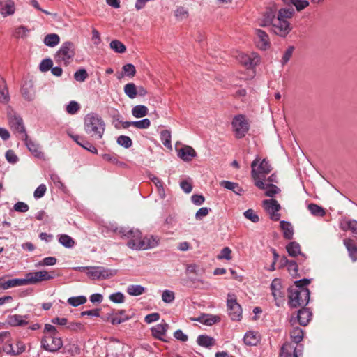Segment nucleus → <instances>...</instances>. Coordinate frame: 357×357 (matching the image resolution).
<instances>
[{"instance_id": "f257e3e1", "label": "nucleus", "mask_w": 357, "mask_h": 357, "mask_svg": "<svg viewBox=\"0 0 357 357\" xmlns=\"http://www.w3.org/2000/svg\"><path fill=\"white\" fill-rule=\"evenodd\" d=\"M310 280L304 278L294 282V286L288 288V304L292 308L305 306L310 301V291L307 286Z\"/></svg>"}, {"instance_id": "f03ea898", "label": "nucleus", "mask_w": 357, "mask_h": 357, "mask_svg": "<svg viewBox=\"0 0 357 357\" xmlns=\"http://www.w3.org/2000/svg\"><path fill=\"white\" fill-rule=\"evenodd\" d=\"M43 333L44 335L41 339V347L45 351L55 352L62 347L63 341L54 326L49 324H45Z\"/></svg>"}, {"instance_id": "7ed1b4c3", "label": "nucleus", "mask_w": 357, "mask_h": 357, "mask_svg": "<svg viewBox=\"0 0 357 357\" xmlns=\"http://www.w3.org/2000/svg\"><path fill=\"white\" fill-rule=\"evenodd\" d=\"M84 130L91 137L100 139L103 136L105 124L98 114L94 113L89 114L84 119Z\"/></svg>"}, {"instance_id": "20e7f679", "label": "nucleus", "mask_w": 357, "mask_h": 357, "mask_svg": "<svg viewBox=\"0 0 357 357\" xmlns=\"http://www.w3.org/2000/svg\"><path fill=\"white\" fill-rule=\"evenodd\" d=\"M75 55V45L73 43L66 41L63 43L59 50L54 55L55 61L60 64L67 66Z\"/></svg>"}, {"instance_id": "39448f33", "label": "nucleus", "mask_w": 357, "mask_h": 357, "mask_svg": "<svg viewBox=\"0 0 357 357\" xmlns=\"http://www.w3.org/2000/svg\"><path fill=\"white\" fill-rule=\"evenodd\" d=\"M115 231L122 234L124 236H126L130 240L127 243V245L132 249V250H142V248H139L142 245V243L144 242L143 238H142V234L138 229H128L126 228L121 227L119 229H116Z\"/></svg>"}, {"instance_id": "423d86ee", "label": "nucleus", "mask_w": 357, "mask_h": 357, "mask_svg": "<svg viewBox=\"0 0 357 357\" xmlns=\"http://www.w3.org/2000/svg\"><path fill=\"white\" fill-rule=\"evenodd\" d=\"M8 119L11 129L17 137L20 139H26L27 134L22 118L11 110L8 112Z\"/></svg>"}, {"instance_id": "0eeeda50", "label": "nucleus", "mask_w": 357, "mask_h": 357, "mask_svg": "<svg viewBox=\"0 0 357 357\" xmlns=\"http://www.w3.org/2000/svg\"><path fill=\"white\" fill-rule=\"evenodd\" d=\"M227 308L229 317L233 321H240L242 318V307L237 302L234 294L229 293L227 299Z\"/></svg>"}, {"instance_id": "6e6552de", "label": "nucleus", "mask_w": 357, "mask_h": 357, "mask_svg": "<svg viewBox=\"0 0 357 357\" xmlns=\"http://www.w3.org/2000/svg\"><path fill=\"white\" fill-rule=\"evenodd\" d=\"M231 125L235 133V137L238 139L244 137L249 130V123L245 116L242 114L235 116L231 122Z\"/></svg>"}, {"instance_id": "1a4fd4ad", "label": "nucleus", "mask_w": 357, "mask_h": 357, "mask_svg": "<svg viewBox=\"0 0 357 357\" xmlns=\"http://www.w3.org/2000/svg\"><path fill=\"white\" fill-rule=\"evenodd\" d=\"M260 158L259 156L256 157V158L251 163V172L254 169L255 170V173L257 174V178L258 179H263L264 180V178L266 174H269L272 169L271 165H270L269 162L266 159H263L260 162Z\"/></svg>"}, {"instance_id": "9d476101", "label": "nucleus", "mask_w": 357, "mask_h": 357, "mask_svg": "<svg viewBox=\"0 0 357 357\" xmlns=\"http://www.w3.org/2000/svg\"><path fill=\"white\" fill-rule=\"evenodd\" d=\"M56 275L55 271L47 272L46 271H40L30 272L26 274L27 285L50 280L54 279Z\"/></svg>"}, {"instance_id": "9b49d317", "label": "nucleus", "mask_w": 357, "mask_h": 357, "mask_svg": "<svg viewBox=\"0 0 357 357\" xmlns=\"http://www.w3.org/2000/svg\"><path fill=\"white\" fill-rule=\"evenodd\" d=\"M252 178L254 181L255 186L261 190H265V195L267 197H273L275 195L280 192V190L278 187L273 183H266L263 179H258L255 170L253 169L252 172Z\"/></svg>"}, {"instance_id": "f8f14e48", "label": "nucleus", "mask_w": 357, "mask_h": 357, "mask_svg": "<svg viewBox=\"0 0 357 357\" xmlns=\"http://www.w3.org/2000/svg\"><path fill=\"white\" fill-rule=\"evenodd\" d=\"M86 274L93 280H103L115 275L116 271L102 266H92L89 267Z\"/></svg>"}, {"instance_id": "ddd939ff", "label": "nucleus", "mask_w": 357, "mask_h": 357, "mask_svg": "<svg viewBox=\"0 0 357 357\" xmlns=\"http://www.w3.org/2000/svg\"><path fill=\"white\" fill-rule=\"evenodd\" d=\"M271 26L273 32L280 37H285L291 30L289 22L280 17H276Z\"/></svg>"}, {"instance_id": "4468645a", "label": "nucleus", "mask_w": 357, "mask_h": 357, "mask_svg": "<svg viewBox=\"0 0 357 357\" xmlns=\"http://www.w3.org/2000/svg\"><path fill=\"white\" fill-rule=\"evenodd\" d=\"M272 295L275 301V305L280 306L284 302L285 298V291L282 289V282L279 278L273 280L271 284Z\"/></svg>"}, {"instance_id": "2eb2a0df", "label": "nucleus", "mask_w": 357, "mask_h": 357, "mask_svg": "<svg viewBox=\"0 0 357 357\" xmlns=\"http://www.w3.org/2000/svg\"><path fill=\"white\" fill-rule=\"evenodd\" d=\"M263 206L269 213L270 218L273 221H278L280 218V214L278 213L281 208L280 204L276 199H266L263 201Z\"/></svg>"}, {"instance_id": "dca6fc26", "label": "nucleus", "mask_w": 357, "mask_h": 357, "mask_svg": "<svg viewBox=\"0 0 357 357\" xmlns=\"http://www.w3.org/2000/svg\"><path fill=\"white\" fill-rule=\"evenodd\" d=\"M238 60L247 68H252L259 63L260 56L255 52H252L250 54H240L238 56Z\"/></svg>"}, {"instance_id": "f3484780", "label": "nucleus", "mask_w": 357, "mask_h": 357, "mask_svg": "<svg viewBox=\"0 0 357 357\" xmlns=\"http://www.w3.org/2000/svg\"><path fill=\"white\" fill-rule=\"evenodd\" d=\"M15 10V4L13 0H0V15L3 17L13 15Z\"/></svg>"}, {"instance_id": "a211bd4d", "label": "nucleus", "mask_w": 357, "mask_h": 357, "mask_svg": "<svg viewBox=\"0 0 357 357\" xmlns=\"http://www.w3.org/2000/svg\"><path fill=\"white\" fill-rule=\"evenodd\" d=\"M286 250L289 256L295 257L298 255H300V259H298L299 263L303 262L306 257L305 254L302 253L301 251V246L296 241H291L286 245Z\"/></svg>"}, {"instance_id": "6ab92c4d", "label": "nucleus", "mask_w": 357, "mask_h": 357, "mask_svg": "<svg viewBox=\"0 0 357 357\" xmlns=\"http://www.w3.org/2000/svg\"><path fill=\"white\" fill-rule=\"evenodd\" d=\"M196 155L195 151L190 146L185 145L178 150V156L185 162L191 161Z\"/></svg>"}, {"instance_id": "aec40b11", "label": "nucleus", "mask_w": 357, "mask_h": 357, "mask_svg": "<svg viewBox=\"0 0 357 357\" xmlns=\"http://www.w3.org/2000/svg\"><path fill=\"white\" fill-rule=\"evenodd\" d=\"M256 34L257 37V45L260 50H265L270 47L268 36L264 31L257 29Z\"/></svg>"}, {"instance_id": "412c9836", "label": "nucleus", "mask_w": 357, "mask_h": 357, "mask_svg": "<svg viewBox=\"0 0 357 357\" xmlns=\"http://www.w3.org/2000/svg\"><path fill=\"white\" fill-rule=\"evenodd\" d=\"M276 8H268L263 14V19L260 23V26H267L272 25L275 20H276Z\"/></svg>"}, {"instance_id": "4be33fe9", "label": "nucleus", "mask_w": 357, "mask_h": 357, "mask_svg": "<svg viewBox=\"0 0 357 357\" xmlns=\"http://www.w3.org/2000/svg\"><path fill=\"white\" fill-rule=\"evenodd\" d=\"M312 312L307 307H303L298 312L297 319L300 325L305 326L311 319Z\"/></svg>"}, {"instance_id": "5701e85b", "label": "nucleus", "mask_w": 357, "mask_h": 357, "mask_svg": "<svg viewBox=\"0 0 357 357\" xmlns=\"http://www.w3.org/2000/svg\"><path fill=\"white\" fill-rule=\"evenodd\" d=\"M27 285L26 278H13L0 284V287L3 289L18 286Z\"/></svg>"}, {"instance_id": "b1692460", "label": "nucleus", "mask_w": 357, "mask_h": 357, "mask_svg": "<svg viewBox=\"0 0 357 357\" xmlns=\"http://www.w3.org/2000/svg\"><path fill=\"white\" fill-rule=\"evenodd\" d=\"M168 328L169 325L166 323L158 324L151 328L152 335L155 338L165 341L162 337L165 335Z\"/></svg>"}, {"instance_id": "393cba45", "label": "nucleus", "mask_w": 357, "mask_h": 357, "mask_svg": "<svg viewBox=\"0 0 357 357\" xmlns=\"http://www.w3.org/2000/svg\"><path fill=\"white\" fill-rule=\"evenodd\" d=\"M22 140L25 142V144L29 149V150L34 155V156L40 158L43 157V153L40 151V146L38 144L33 142L31 139H29L28 135H26V139H21Z\"/></svg>"}, {"instance_id": "a878e982", "label": "nucleus", "mask_w": 357, "mask_h": 357, "mask_svg": "<svg viewBox=\"0 0 357 357\" xmlns=\"http://www.w3.org/2000/svg\"><path fill=\"white\" fill-rule=\"evenodd\" d=\"M220 185L238 195H241L244 192V190L236 183L224 180L220 183Z\"/></svg>"}, {"instance_id": "bb28decb", "label": "nucleus", "mask_w": 357, "mask_h": 357, "mask_svg": "<svg viewBox=\"0 0 357 357\" xmlns=\"http://www.w3.org/2000/svg\"><path fill=\"white\" fill-rule=\"evenodd\" d=\"M281 229L283 231V236L285 239L291 240L293 238L294 236V228L292 225L285 220H282L280 222Z\"/></svg>"}, {"instance_id": "cd10ccee", "label": "nucleus", "mask_w": 357, "mask_h": 357, "mask_svg": "<svg viewBox=\"0 0 357 357\" xmlns=\"http://www.w3.org/2000/svg\"><path fill=\"white\" fill-rule=\"evenodd\" d=\"M21 93L23 98L28 101H32L35 98V90L31 84H24L21 89Z\"/></svg>"}, {"instance_id": "c85d7f7f", "label": "nucleus", "mask_w": 357, "mask_h": 357, "mask_svg": "<svg viewBox=\"0 0 357 357\" xmlns=\"http://www.w3.org/2000/svg\"><path fill=\"white\" fill-rule=\"evenodd\" d=\"M23 317H26V316H22L20 314H14L10 315L7 318V322L9 325L12 326H25L28 324V321L23 319Z\"/></svg>"}, {"instance_id": "c756f323", "label": "nucleus", "mask_w": 357, "mask_h": 357, "mask_svg": "<svg viewBox=\"0 0 357 357\" xmlns=\"http://www.w3.org/2000/svg\"><path fill=\"white\" fill-rule=\"evenodd\" d=\"M344 244L349 252L351 260L356 261L357 260V247L354 241L351 239H344Z\"/></svg>"}, {"instance_id": "7c9ffc66", "label": "nucleus", "mask_w": 357, "mask_h": 357, "mask_svg": "<svg viewBox=\"0 0 357 357\" xmlns=\"http://www.w3.org/2000/svg\"><path fill=\"white\" fill-rule=\"evenodd\" d=\"M197 344L203 347L209 348L215 344V340L206 335H200L197 339Z\"/></svg>"}, {"instance_id": "2f4dec72", "label": "nucleus", "mask_w": 357, "mask_h": 357, "mask_svg": "<svg viewBox=\"0 0 357 357\" xmlns=\"http://www.w3.org/2000/svg\"><path fill=\"white\" fill-rule=\"evenodd\" d=\"M10 100L8 90L5 80L0 77V102L7 103Z\"/></svg>"}, {"instance_id": "473e14b6", "label": "nucleus", "mask_w": 357, "mask_h": 357, "mask_svg": "<svg viewBox=\"0 0 357 357\" xmlns=\"http://www.w3.org/2000/svg\"><path fill=\"white\" fill-rule=\"evenodd\" d=\"M130 319V317L126 315V310H119L113 317H112L110 322L112 325H117Z\"/></svg>"}, {"instance_id": "72a5a7b5", "label": "nucleus", "mask_w": 357, "mask_h": 357, "mask_svg": "<svg viewBox=\"0 0 357 357\" xmlns=\"http://www.w3.org/2000/svg\"><path fill=\"white\" fill-rule=\"evenodd\" d=\"M143 241L144 242L142 243L139 248H142V250H147L156 247L158 245L159 240L156 236H151L149 237H144Z\"/></svg>"}, {"instance_id": "f704fd0d", "label": "nucleus", "mask_w": 357, "mask_h": 357, "mask_svg": "<svg viewBox=\"0 0 357 357\" xmlns=\"http://www.w3.org/2000/svg\"><path fill=\"white\" fill-rule=\"evenodd\" d=\"M196 320L205 324V325L211 326V325L220 321V318L216 315L204 314L202 317L197 319Z\"/></svg>"}, {"instance_id": "c9c22d12", "label": "nucleus", "mask_w": 357, "mask_h": 357, "mask_svg": "<svg viewBox=\"0 0 357 357\" xmlns=\"http://www.w3.org/2000/svg\"><path fill=\"white\" fill-rule=\"evenodd\" d=\"M127 293L133 296H140L146 292V288L139 284H130L126 289Z\"/></svg>"}, {"instance_id": "e433bc0d", "label": "nucleus", "mask_w": 357, "mask_h": 357, "mask_svg": "<svg viewBox=\"0 0 357 357\" xmlns=\"http://www.w3.org/2000/svg\"><path fill=\"white\" fill-rule=\"evenodd\" d=\"M297 349L291 342H285L281 347L280 355L282 357H293L294 349Z\"/></svg>"}, {"instance_id": "4c0bfd02", "label": "nucleus", "mask_w": 357, "mask_h": 357, "mask_svg": "<svg viewBox=\"0 0 357 357\" xmlns=\"http://www.w3.org/2000/svg\"><path fill=\"white\" fill-rule=\"evenodd\" d=\"M160 138L162 144L167 149L172 150L171 132L168 130H162L160 132Z\"/></svg>"}, {"instance_id": "58836bf2", "label": "nucleus", "mask_w": 357, "mask_h": 357, "mask_svg": "<svg viewBox=\"0 0 357 357\" xmlns=\"http://www.w3.org/2000/svg\"><path fill=\"white\" fill-rule=\"evenodd\" d=\"M121 346L119 343L110 344L107 347L106 357H119Z\"/></svg>"}, {"instance_id": "ea45409f", "label": "nucleus", "mask_w": 357, "mask_h": 357, "mask_svg": "<svg viewBox=\"0 0 357 357\" xmlns=\"http://www.w3.org/2000/svg\"><path fill=\"white\" fill-rule=\"evenodd\" d=\"M125 94L130 99H134L137 96V86L132 83H128L123 87Z\"/></svg>"}, {"instance_id": "a19ab883", "label": "nucleus", "mask_w": 357, "mask_h": 357, "mask_svg": "<svg viewBox=\"0 0 357 357\" xmlns=\"http://www.w3.org/2000/svg\"><path fill=\"white\" fill-rule=\"evenodd\" d=\"M60 38L56 33L47 34L44 38L45 45L53 47L59 43Z\"/></svg>"}, {"instance_id": "79ce46f5", "label": "nucleus", "mask_w": 357, "mask_h": 357, "mask_svg": "<svg viewBox=\"0 0 357 357\" xmlns=\"http://www.w3.org/2000/svg\"><path fill=\"white\" fill-rule=\"evenodd\" d=\"M148 108L145 105H138L132 109V114L135 118H142L147 115Z\"/></svg>"}, {"instance_id": "37998d69", "label": "nucleus", "mask_w": 357, "mask_h": 357, "mask_svg": "<svg viewBox=\"0 0 357 357\" xmlns=\"http://www.w3.org/2000/svg\"><path fill=\"white\" fill-rule=\"evenodd\" d=\"M307 208L314 216L323 217L326 214L325 209L316 204L311 203L308 204Z\"/></svg>"}, {"instance_id": "c03bdc74", "label": "nucleus", "mask_w": 357, "mask_h": 357, "mask_svg": "<svg viewBox=\"0 0 357 357\" xmlns=\"http://www.w3.org/2000/svg\"><path fill=\"white\" fill-rule=\"evenodd\" d=\"M59 242L66 248H72L75 244L73 238L67 234H61L59 236Z\"/></svg>"}, {"instance_id": "a18cd8bd", "label": "nucleus", "mask_w": 357, "mask_h": 357, "mask_svg": "<svg viewBox=\"0 0 357 357\" xmlns=\"http://www.w3.org/2000/svg\"><path fill=\"white\" fill-rule=\"evenodd\" d=\"M303 331L299 327H295L290 333V336L293 342L296 344H298L303 339Z\"/></svg>"}, {"instance_id": "49530a36", "label": "nucleus", "mask_w": 357, "mask_h": 357, "mask_svg": "<svg viewBox=\"0 0 357 357\" xmlns=\"http://www.w3.org/2000/svg\"><path fill=\"white\" fill-rule=\"evenodd\" d=\"M243 341L246 345H256L258 342L257 334L251 331L247 332L244 335Z\"/></svg>"}, {"instance_id": "de8ad7c7", "label": "nucleus", "mask_w": 357, "mask_h": 357, "mask_svg": "<svg viewBox=\"0 0 357 357\" xmlns=\"http://www.w3.org/2000/svg\"><path fill=\"white\" fill-rule=\"evenodd\" d=\"M295 47L293 45L289 46L287 50L284 51L282 57L280 60L281 65L284 66L291 59L293 53L294 52Z\"/></svg>"}, {"instance_id": "09e8293b", "label": "nucleus", "mask_w": 357, "mask_h": 357, "mask_svg": "<svg viewBox=\"0 0 357 357\" xmlns=\"http://www.w3.org/2000/svg\"><path fill=\"white\" fill-rule=\"evenodd\" d=\"M86 297L84 296H73L68 299V303L73 307H77L86 302Z\"/></svg>"}, {"instance_id": "8fccbe9b", "label": "nucleus", "mask_w": 357, "mask_h": 357, "mask_svg": "<svg viewBox=\"0 0 357 357\" xmlns=\"http://www.w3.org/2000/svg\"><path fill=\"white\" fill-rule=\"evenodd\" d=\"M109 47L116 53H124L126 50L124 44L118 40L111 41Z\"/></svg>"}, {"instance_id": "3c124183", "label": "nucleus", "mask_w": 357, "mask_h": 357, "mask_svg": "<svg viewBox=\"0 0 357 357\" xmlns=\"http://www.w3.org/2000/svg\"><path fill=\"white\" fill-rule=\"evenodd\" d=\"M294 13V9L292 7L282 8L279 10L277 17L287 20V19L291 18Z\"/></svg>"}, {"instance_id": "603ef678", "label": "nucleus", "mask_w": 357, "mask_h": 357, "mask_svg": "<svg viewBox=\"0 0 357 357\" xmlns=\"http://www.w3.org/2000/svg\"><path fill=\"white\" fill-rule=\"evenodd\" d=\"M116 141L119 145L126 149H129L132 145V139L126 135H120L119 137H118Z\"/></svg>"}, {"instance_id": "864d4df0", "label": "nucleus", "mask_w": 357, "mask_h": 357, "mask_svg": "<svg viewBox=\"0 0 357 357\" xmlns=\"http://www.w3.org/2000/svg\"><path fill=\"white\" fill-rule=\"evenodd\" d=\"M79 104L75 101L71 100L66 107V111L69 114H75L80 109Z\"/></svg>"}, {"instance_id": "5fc2aeb1", "label": "nucleus", "mask_w": 357, "mask_h": 357, "mask_svg": "<svg viewBox=\"0 0 357 357\" xmlns=\"http://www.w3.org/2000/svg\"><path fill=\"white\" fill-rule=\"evenodd\" d=\"M340 227L343 230L349 229L352 232L357 234V221L354 220L346 221L341 225Z\"/></svg>"}, {"instance_id": "6e6d98bb", "label": "nucleus", "mask_w": 357, "mask_h": 357, "mask_svg": "<svg viewBox=\"0 0 357 357\" xmlns=\"http://www.w3.org/2000/svg\"><path fill=\"white\" fill-rule=\"evenodd\" d=\"M89 77L87 71L84 68L77 70L74 74V78L79 82H84Z\"/></svg>"}, {"instance_id": "4d7b16f0", "label": "nucleus", "mask_w": 357, "mask_h": 357, "mask_svg": "<svg viewBox=\"0 0 357 357\" xmlns=\"http://www.w3.org/2000/svg\"><path fill=\"white\" fill-rule=\"evenodd\" d=\"M132 126L139 129H146L151 126V121L149 119H143L132 121Z\"/></svg>"}, {"instance_id": "13d9d810", "label": "nucleus", "mask_w": 357, "mask_h": 357, "mask_svg": "<svg viewBox=\"0 0 357 357\" xmlns=\"http://www.w3.org/2000/svg\"><path fill=\"white\" fill-rule=\"evenodd\" d=\"M287 2L294 5L298 11H301L309 6V2L305 0H293Z\"/></svg>"}, {"instance_id": "bf43d9fd", "label": "nucleus", "mask_w": 357, "mask_h": 357, "mask_svg": "<svg viewBox=\"0 0 357 357\" xmlns=\"http://www.w3.org/2000/svg\"><path fill=\"white\" fill-rule=\"evenodd\" d=\"M57 259L54 257H45L43 259L40 261L36 266H53L56 264Z\"/></svg>"}, {"instance_id": "052dcab7", "label": "nucleus", "mask_w": 357, "mask_h": 357, "mask_svg": "<svg viewBox=\"0 0 357 357\" xmlns=\"http://www.w3.org/2000/svg\"><path fill=\"white\" fill-rule=\"evenodd\" d=\"M175 299L174 293L170 290H165L162 294V300L166 303H171Z\"/></svg>"}, {"instance_id": "680f3d73", "label": "nucleus", "mask_w": 357, "mask_h": 357, "mask_svg": "<svg viewBox=\"0 0 357 357\" xmlns=\"http://www.w3.org/2000/svg\"><path fill=\"white\" fill-rule=\"evenodd\" d=\"M122 69L124 74L129 77H133L136 74L135 67L131 63L124 65Z\"/></svg>"}, {"instance_id": "e2e57ef3", "label": "nucleus", "mask_w": 357, "mask_h": 357, "mask_svg": "<svg viewBox=\"0 0 357 357\" xmlns=\"http://www.w3.org/2000/svg\"><path fill=\"white\" fill-rule=\"evenodd\" d=\"M53 62L51 59H45L42 60L39 65V69L41 72H47L52 68Z\"/></svg>"}, {"instance_id": "0e129e2a", "label": "nucleus", "mask_w": 357, "mask_h": 357, "mask_svg": "<svg viewBox=\"0 0 357 357\" xmlns=\"http://www.w3.org/2000/svg\"><path fill=\"white\" fill-rule=\"evenodd\" d=\"M109 298L114 303H123L125 301L124 294L119 291L110 294Z\"/></svg>"}, {"instance_id": "69168bd1", "label": "nucleus", "mask_w": 357, "mask_h": 357, "mask_svg": "<svg viewBox=\"0 0 357 357\" xmlns=\"http://www.w3.org/2000/svg\"><path fill=\"white\" fill-rule=\"evenodd\" d=\"M244 216L254 223L258 222L259 218L252 209H248L243 213Z\"/></svg>"}, {"instance_id": "338daca9", "label": "nucleus", "mask_w": 357, "mask_h": 357, "mask_svg": "<svg viewBox=\"0 0 357 357\" xmlns=\"http://www.w3.org/2000/svg\"><path fill=\"white\" fill-rule=\"evenodd\" d=\"M175 15L178 20H183L188 17V11L185 8L180 6L175 10Z\"/></svg>"}, {"instance_id": "774afa93", "label": "nucleus", "mask_w": 357, "mask_h": 357, "mask_svg": "<svg viewBox=\"0 0 357 357\" xmlns=\"http://www.w3.org/2000/svg\"><path fill=\"white\" fill-rule=\"evenodd\" d=\"M46 190V185L45 184H40L34 191V197L36 199H40L43 197L45 195Z\"/></svg>"}]
</instances>
